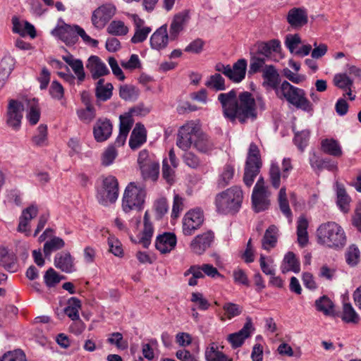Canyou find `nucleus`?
I'll use <instances>...</instances> for the list:
<instances>
[{
	"label": "nucleus",
	"instance_id": "338daca9",
	"mask_svg": "<svg viewBox=\"0 0 361 361\" xmlns=\"http://www.w3.org/2000/svg\"><path fill=\"white\" fill-rule=\"evenodd\" d=\"M107 342L111 345H115L119 349H126L127 348V343L123 341L122 334L119 332L112 333Z\"/></svg>",
	"mask_w": 361,
	"mask_h": 361
},
{
	"label": "nucleus",
	"instance_id": "5701e85b",
	"mask_svg": "<svg viewBox=\"0 0 361 361\" xmlns=\"http://www.w3.org/2000/svg\"><path fill=\"white\" fill-rule=\"evenodd\" d=\"M0 265L9 272L17 271L16 255L5 247H0Z\"/></svg>",
	"mask_w": 361,
	"mask_h": 361
},
{
	"label": "nucleus",
	"instance_id": "412c9836",
	"mask_svg": "<svg viewBox=\"0 0 361 361\" xmlns=\"http://www.w3.org/2000/svg\"><path fill=\"white\" fill-rule=\"evenodd\" d=\"M52 34L57 36L68 45L74 44L78 41L77 31L75 25L71 26L65 24L63 26L55 28L52 31Z\"/></svg>",
	"mask_w": 361,
	"mask_h": 361
},
{
	"label": "nucleus",
	"instance_id": "603ef678",
	"mask_svg": "<svg viewBox=\"0 0 361 361\" xmlns=\"http://www.w3.org/2000/svg\"><path fill=\"white\" fill-rule=\"evenodd\" d=\"M334 83L337 87L346 90L350 89L353 86V82L346 73H338L335 75Z\"/></svg>",
	"mask_w": 361,
	"mask_h": 361
},
{
	"label": "nucleus",
	"instance_id": "de8ad7c7",
	"mask_svg": "<svg viewBox=\"0 0 361 361\" xmlns=\"http://www.w3.org/2000/svg\"><path fill=\"white\" fill-rule=\"evenodd\" d=\"M63 279L65 276H60L53 268H49L44 276V283L48 287L55 286Z\"/></svg>",
	"mask_w": 361,
	"mask_h": 361
},
{
	"label": "nucleus",
	"instance_id": "ddd939ff",
	"mask_svg": "<svg viewBox=\"0 0 361 361\" xmlns=\"http://www.w3.org/2000/svg\"><path fill=\"white\" fill-rule=\"evenodd\" d=\"M252 319L246 318V322L243 327L238 332L231 334L228 336L227 340L231 343L233 348L240 347L245 342V340L250 337L252 331H254Z\"/></svg>",
	"mask_w": 361,
	"mask_h": 361
},
{
	"label": "nucleus",
	"instance_id": "4d7b16f0",
	"mask_svg": "<svg viewBox=\"0 0 361 361\" xmlns=\"http://www.w3.org/2000/svg\"><path fill=\"white\" fill-rule=\"evenodd\" d=\"M78 116L84 123H90L96 116V111L94 106H87L84 109L77 111Z\"/></svg>",
	"mask_w": 361,
	"mask_h": 361
},
{
	"label": "nucleus",
	"instance_id": "39448f33",
	"mask_svg": "<svg viewBox=\"0 0 361 361\" xmlns=\"http://www.w3.org/2000/svg\"><path fill=\"white\" fill-rule=\"evenodd\" d=\"M276 96L281 99H285L297 109L306 112L313 111V105L306 97L305 90L292 85L286 80L281 84V89L277 91Z\"/></svg>",
	"mask_w": 361,
	"mask_h": 361
},
{
	"label": "nucleus",
	"instance_id": "680f3d73",
	"mask_svg": "<svg viewBox=\"0 0 361 361\" xmlns=\"http://www.w3.org/2000/svg\"><path fill=\"white\" fill-rule=\"evenodd\" d=\"M152 29L149 27L135 29V34L131 38V42L137 44L143 42L147 38L148 35L151 32Z\"/></svg>",
	"mask_w": 361,
	"mask_h": 361
},
{
	"label": "nucleus",
	"instance_id": "3c124183",
	"mask_svg": "<svg viewBox=\"0 0 361 361\" xmlns=\"http://www.w3.org/2000/svg\"><path fill=\"white\" fill-rule=\"evenodd\" d=\"M113 85L111 83H106L104 87H96L95 95L98 100L105 102L112 96Z\"/></svg>",
	"mask_w": 361,
	"mask_h": 361
},
{
	"label": "nucleus",
	"instance_id": "dca6fc26",
	"mask_svg": "<svg viewBox=\"0 0 361 361\" xmlns=\"http://www.w3.org/2000/svg\"><path fill=\"white\" fill-rule=\"evenodd\" d=\"M214 240V233L208 231L197 235L190 243L192 251L197 255H202L208 249Z\"/></svg>",
	"mask_w": 361,
	"mask_h": 361
},
{
	"label": "nucleus",
	"instance_id": "c9c22d12",
	"mask_svg": "<svg viewBox=\"0 0 361 361\" xmlns=\"http://www.w3.org/2000/svg\"><path fill=\"white\" fill-rule=\"evenodd\" d=\"M322 149L326 154L334 157H341L342 150L338 142L334 139H325L322 141Z\"/></svg>",
	"mask_w": 361,
	"mask_h": 361
},
{
	"label": "nucleus",
	"instance_id": "c03bdc74",
	"mask_svg": "<svg viewBox=\"0 0 361 361\" xmlns=\"http://www.w3.org/2000/svg\"><path fill=\"white\" fill-rule=\"evenodd\" d=\"M282 173L279 166L276 164H271L269 172V179L273 188L275 189L279 188Z\"/></svg>",
	"mask_w": 361,
	"mask_h": 361
},
{
	"label": "nucleus",
	"instance_id": "f03ea898",
	"mask_svg": "<svg viewBox=\"0 0 361 361\" xmlns=\"http://www.w3.org/2000/svg\"><path fill=\"white\" fill-rule=\"evenodd\" d=\"M176 145L184 151L193 145L197 151L204 154L210 153L214 147L212 140L200 131L198 125L193 121L188 122L179 128Z\"/></svg>",
	"mask_w": 361,
	"mask_h": 361
},
{
	"label": "nucleus",
	"instance_id": "a878e982",
	"mask_svg": "<svg viewBox=\"0 0 361 361\" xmlns=\"http://www.w3.org/2000/svg\"><path fill=\"white\" fill-rule=\"evenodd\" d=\"M147 131L144 125L140 123H136L134 129L133 130L130 140L129 146L132 149L139 148L142 144L146 142Z\"/></svg>",
	"mask_w": 361,
	"mask_h": 361
},
{
	"label": "nucleus",
	"instance_id": "393cba45",
	"mask_svg": "<svg viewBox=\"0 0 361 361\" xmlns=\"http://www.w3.org/2000/svg\"><path fill=\"white\" fill-rule=\"evenodd\" d=\"M269 195L268 190L252 191V202L256 212H260L268 209L270 204Z\"/></svg>",
	"mask_w": 361,
	"mask_h": 361
},
{
	"label": "nucleus",
	"instance_id": "bb28decb",
	"mask_svg": "<svg viewBox=\"0 0 361 361\" xmlns=\"http://www.w3.org/2000/svg\"><path fill=\"white\" fill-rule=\"evenodd\" d=\"M81 307L80 300L76 298H71L68 301V306L64 308V313L72 320L78 321L77 324L80 326V332L84 329L83 323L79 319V310Z\"/></svg>",
	"mask_w": 361,
	"mask_h": 361
},
{
	"label": "nucleus",
	"instance_id": "f704fd0d",
	"mask_svg": "<svg viewBox=\"0 0 361 361\" xmlns=\"http://www.w3.org/2000/svg\"><path fill=\"white\" fill-rule=\"evenodd\" d=\"M278 229L276 226L271 225L265 231L262 239V247L264 250H269L271 247H275L277 242V234Z\"/></svg>",
	"mask_w": 361,
	"mask_h": 361
},
{
	"label": "nucleus",
	"instance_id": "a18cd8bd",
	"mask_svg": "<svg viewBox=\"0 0 361 361\" xmlns=\"http://www.w3.org/2000/svg\"><path fill=\"white\" fill-rule=\"evenodd\" d=\"M107 32L116 36L126 35L128 32V28L123 21L113 20L109 25Z\"/></svg>",
	"mask_w": 361,
	"mask_h": 361
},
{
	"label": "nucleus",
	"instance_id": "c756f323",
	"mask_svg": "<svg viewBox=\"0 0 361 361\" xmlns=\"http://www.w3.org/2000/svg\"><path fill=\"white\" fill-rule=\"evenodd\" d=\"M297 224L298 242L300 247H304L308 243V221L306 217L302 215L299 216Z\"/></svg>",
	"mask_w": 361,
	"mask_h": 361
},
{
	"label": "nucleus",
	"instance_id": "4c0bfd02",
	"mask_svg": "<svg viewBox=\"0 0 361 361\" xmlns=\"http://www.w3.org/2000/svg\"><path fill=\"white\" fill-rule=\"evenodd\" d=\"M234 173L235 169L233 166L229 164H226L218 179V186L223 188L228 185L233 179Z\"/></svg>",
	"mask_w": 361,
	"mask_h": 361
},
{
	"label": "nucleus",
	"instance_id": "052dcab7",
	"mask_svg": "<svg viewBox=\"0 0 361 361\" xmlns=\"http://www.w3.org/2000/svg\"><path fill=\"white\" fill-rule=\"evenodd\" d=\"M301 42V38L298 34H289L286 37L285 45L292 54H295L296 48Z\"/></svg>",
	"mask_w": 361,
	"mask_h": 361
},
{
	"label": "nucleus",
	"instance_id": "49530a36",
	"mask_svg": "<svg viewBox=\"0 0 361 361\" xmlns=\"http://www.w3.org/2000/svg\"><path fill=\"white\" fill-rule=\"evenodd\" d=\"M283 262L287 264L288 268L285 270L282 269L283 273L288 271H292L295 273H298L300 270V262L296 258L295 255L293 252H288L284 257Z\"/></svg>",
	"mask_w": 361,
	"mask_h": 361
},
{
	"label": "nucleus",
	"instance_id": "09e8293b",
	"mask_svg": "<svg viewBox=\"0 0 361 361\" xmlns=\"http://www.w3.org/2000/svg\"><path fill=\"white\" fill-rule=\"evenodd\" d=\"M205 85L216 91H221L226 89L225 80L219 73L211 75L206 82Z\"/></svg>",
	"mask_w": 361,
	"mask_h": 361
},
{
	"label": "nucleus",
	"instance_id": "864d4df0",
	"mask_svg": "<svg viewBox=\"0 0 361 361\" xmlns=\"http://www.w3.org/2000/svg\"><path fill=\"white\" fill-rule=\"evenodd\" d=\"M309 137V130H302L300 132L295 133L293 141L295 145L301 152H302L305 147L307 145Z\"/></svg>",
	"mask_w": 361,
	"mask_h": 361
},
{
	"label": "nucleus",
	"instance_id": "8fccbe9b",
	"mask_svg": "<svg viewBox=\"0 0 361 361\" xmlns=\"http://www.w3.org/2000/svg\"><path fill=\"white\" fill-rule=\"evenodd\" d=\"M342 319L347 323L356 324L359 322V316L349 303L343 305Z\"/></svg>",
	"mask_w": 361,
	"mask_h": 361
},
{
	"label": "nucleus",
	"instance_id": "e2e57ef3",
	"mask_svg": "<svg viewBox=\"0 0 361 361\" xmlns=\"http://www.w3.org/2000/svg\"><path fill=\"white\" fill-rule=\"evenodd\" d=\"M190 300L195 303L201 310H207L210 306L208 300L203 297V294L199 292L192 293Z\"/></svg>",
	"mask_w": 361,
	"mask_h": 361
},
{
	"label": "nucleus",
	"instance_id": "c85d7f7f",
	"mask_svg": "<svg viewBox=\"0 0 361 361\" xmlns=\"http://www.w3.org/2000/svg\"><path fill=\"white\" fill-rule=\"evenodd\" d=\"M143 221L144 228L142 232V237L139 239L138 243L142 244L145 248H147L151 243V239L154 233L153 226L149 220L148 211H146L145 213Z\"/></svg>",
	"mask_w": 361,
	"mask_h": 361
},
{
	"label": "nucleus",
	"instance_id": "a19ab883",
	"mask_svg": "<svg viewBox=\"0 0 361 361\" xmlns=\"http://www.w3.org/2000/svg\"><path fill=\"white\" fill-rule=\"evenodd\" d=\"M265 63L266 59L264 57L251 54L248 74L253 75L259 72L262 73L263 68L267 66Z\"/></svg>",
	"mask_w": 361,
	"mask_h": 361
},
{
	"label": "nucleus",
	"instance_id": "69168bd1",
	"mask_svg": "<svg viewBox=\"0 0 361 361\" xmlns=\"http://www.w3.org/2000/svg\"><path fill=\"white\" fill-rule=\"evenodd\" d=\"M184 163L192 169H197L200 166L199 157L192 152L185 151L183 157Z\"/></svg>",
	"mask_w": 361,
	"mask_h": 361
},
{
	"label": "nucleus",
	"instance_id": "79ce46f5",
	"mask_svg": "<svg viewBox=\"0 0 361 361\" xmlns=\"http://www.w3.org/2000/svg\"><path fill=\"white\" fill-rule=\"evenodd\" d=\"M64 246L65 242L62 238L54 237L44 244V253L46 257L49 256L52 252L60 250Z\"/></svg>",
	"mask_w": 361,
	"mask_h": 361
},
{
	"label": "nucleus",
	"instance_id": "58836bf2",
	"mask_svg": "<svg viewBox=\"0 0 361 361\" xmlns=\"http://www.w3.org/2000/svg\"><path fill=\"white\" fill-rule=\"evenodd\" d=\"M315 306L318 311L322 312L325 315L334 314V303L326 295H324L317 300L315 302Z\"/></svg>",
	"mask_w": 361,
	"mask_h": 361
},
{
	"label": "nucleus",
	"instance_id": "bf43d9fd",
	"mask_svg": "<svg viewBox=\"0 0 361 361\" xmlns=\"http://www.w3.org/2000/svg\"><path fill=\"white\" fill-rule=\"evenodd\" d=\"M25 355L20 349L8 351L3 355L0 361H25Z\"/></svg>",
	"mask_w": 361,
	"mask_h": 361
},
{
	"label": "nucleus",
	"instance_id": "6e6d98bb",
	"mask_svg": "<svg viewBox=\"0 0 361 361\" xmlns=\"http://www.w3.org/2000/svg\"><path fill=\"white\" fill-rule=\"evenodd\" d=\"M223 310H224L227 318L229 319L240 315L243 312L242 307L233 302H226L223 305Z\"/></svg>",
	"mask_w": 361,
	"mask_h": 361
},
{
	"label": "nucleus",
	"instance_id": "774afa93",
	"mask_svg": "<svg viewBox=\"0 0 361 361\" xmlns=\"http://www.w3.org/2000/svg\"><path fill=\"white\" fill-rule=\"evenodd\" d=\"M117 156V151L112 145L109 146L102 155V164L104 166L111 165Z\"/></svg>",
	"mask_w": 361,
	"mask_h": 361
},
{
	"label": "nucleus",
	"instance_id": "423d86ee",
	"mask_svg": "<svg viewBox=\"0 0 361 361\" xmlns=\"http://www.w3.org/2000/svg\"><path fill=\"white\" fill-rule=\"evenodd\" d=\"M145 197L146 190L145 188L134 182H130L126 188L122 200L123 211L128 213L131 210H142L144 207Z\"/></svg>",
	"mask_w": 361,
	"mask_h": 361
},
{
	"label": "nucleus",
	"instance_id": "a211bd4d",
	"mask_svg": "<svg viewBox=\"0 0 361 361\" xmlns=\"http://www.w3.org/2000/svg\"><path fill=\"white\" fill-rule=\"evenodd\" d=\"M74 257L68 252L57 253L54 257V266L61 271L70 274L75 271Z\"/></svg>",
	"mask_w": 361,
	"mask_h": 361
},
{
	"label": "nucleus",
	"instance_id": "4be33fe9",
	"mask_svg": "<svg viewBox=\"0 0 361 361\" xmlns=\"http://www.w3.org/2000/svg\"><path fill=\"white\" fill-rule=\"evenodd\" d=\"M86 67L94 80L109 73L106 64L97 56H91L88 59Z\"/></svg>",
	"mask_w": 361,
	"mask_h": 361
},
{
	"label": "nucleus",
	"instance_id": "9d476101",
	"mask_svg": "<svg viewBox=\"0 0 361 361\" xmlns=\"http://www.w3.org/2000/svg\"><path fill=\"white\" fill-rule=\"evenodd\" d=\"M24 105L16 99H10L7 107L6 123L13 129L18 130L21 124Z\"/></svg>",
	"mask_w": 361,
	"mask_h": 361
},
{
	"label": "nucleus",
	"instance_id": "2eb2a0df",
	"mask_svg": "<svg viewBox=\"0 0 361 361\" xmlns=\"http://www.w3.org/2000/svg\"><path fill=\"white\" fill-rule=\"evenodd\" d=\"M112 130L113 126L109 119L99 118L93 128L94 137L97 142H104L111 135Z\"/></svg>",
	"mask_w": 361,
	"mask_h": 361
},
{
	"label": "nucleus",
	"instance_id": "7c9ffc66",
	"mask_svg": "<svg viewBox=\"0 0 361 361\" xmlns=\"http://www.w3.org/2000/svg\"><path fill=\"white\" fill-rule=\"evenodd\" d=\"M204 356L207 361H232L224 353L219 351L215 343H211L206 348Z\"/></svg>",
	"mask_w": 361,
	"mask_h": 361
},
{
	"label": "nucleus",
	"instance_id": "f257e3e1",
	"mask_svg": "<svg viewBox=\"0 0 361 361\" xmlns=\"http://www.w3.org/2000/svg\"><path fill=\"white\" fill-rule=\"evenodd\" d=\"M224 116L231 122L238 121L245 123L248 120L255 121L258 116V110H266V103L262 95L256 97L247 91L238 94L235 90L218 95Z\"/></svg>",
	"mask_w": 361,
	"mask_h": 361
},
{
	"label": "nucleus",
	"instance_id": "e433bc0d",
	"mask_svg": "<svg viewBox=\"0 0 361 361\" xmlns=\"http://www.w3.org/2000/svg\"><path fill=\"white\" fill-rule=\"evenodd\" d=\"M15 59L7 52L0 62V75L4 78H8L14 68Z\"/></svg>",
	"mask_w": 361,
	"mask_h": 361
},
{
	"label": "nucleus",
	"instance_id": "473e14b6",
	"mask_svg": "<svg viewBox=\"0 0 361 361\" xmlns=\"http://www.w3.org/2000/svg\"><path fill=\"white\" fill-rule=\"evenodd\" d=\"M337 204L344 213L349 211L350 197L348 195L344 186L338 183H336Z\"/></svg>",
	"mask_w": 361,
	"mask_h": 361
},
{
	"label": "nucleus",
	"instance_id": "2f4dec72",
	"mask_svg": "<svg viewBox=\"0 0 361 361\" xmlns=\"http://www.w3.org/2000/svg\"><path fill=\"white\" fill-rule=\"evenodd\" d=\"M27 118L31 125H35L40 118V110L39 107L38 100L33 98L27 100Z\"/></svg>",
	"mask_w": 361,
	"mask_h": 361
},
{
	"label": "nucleus",
	"instance_id": "5fc2aeb1",
	"mask_svg": "<svg viewBox=\"0 0 361 361\" xmlns=\"http://www.w3.org/2000/svg\"><path fill=\"white\" fill-rule=\"evenodd\" d=\"M47 140V127L45 125H40L37 128V134L33 136L32 142L37 146H44Z\"/></svg>",
	"mask_w": 361,
	"mask_h": 361
},
{
	"label": "nucleus",
	"instance_id": "37998d69",
	"mask_svg": "<svg viewBox=\"0 0 361 361\" xmlns=\"http://www.w3.org/2000/svg\"><path fill=\"white\" fill-rule=\"evenodd\" d=\"M278 201L281 212L288 219L291 218L292 212L287 199L286 189L282 187L279 192Z\"/></svg>",
	"mask_w": 361,
	"mask_h": 361
},
{
	"label": "nucleus",
	"instance_id": "0eeeda50",
	"mask_svg": "<svg viewBox=\"0 0 361 361\" xmlns=\"http://www.w3.org/2000/svg\"><path fill=\"white\" fill-rule=\"evenodd\" d=\"M262 166L260 152L257 145L253 142L250 145L245 164L243 182L250 187L260 172Z\"/></svg>",
	"mask_w": 361,
	"mask_h": 361
},
{
	"label": "nucleus",
	"instance_id": "cd10ccee",
	"mask_svg": "<svg viewBox=\"0 0 361 361\" xmlns=\"http://www.w3.org/2000/svg\"><path fill=\"white\" fill-rule=\"evenodd\" d=\"M38 214V208L36 205L32 204L30 207L23 210L21 216L19 219V224L18 226V231L19 232H27V226L30 220L37 216Z\"/></svg>",
	"mask_w": 361,
	"mask_h": 361
},
{
	"label": "nucleus",
	"instance_id": "4468645a",
	"mask_svg": "<svg viewBox=\"0 0 361 361\" xmlns=\"http://www.w3.org/2000/svg\"><path fill=\"white\" fill-rule=\"evenodd\" d=\"M262 78L264 81L262 86L265 88H271L275 90L277 95V91L281 89L280 75L274 65L265 66L262 70Z\"/></svg>",
	"mask_w": 361,
	"mask_h": 361
},
{
	"label": "nucleus",
	"instance_id": "20e7f679",
	"mask_svg": "<svg viewBox=\"0 0 361 361\" xmlns=\"http://www.w3.org/2000/svg\"><path fill=\"white\" fill-rule=\"evenodd\" d=\"M319 243L332 248H341L346 243L345 233L336 222L329 221L319 226L317 231Z\"/></svg>",
	"mask_w": 361,
	"mask_h": 361
},
{
	"label": "nucleus",
	"instance_id": "aec40b11",
	"mask_svg": "<svg viewBox=\"0 0 361 361\" xmlns=\"http://www.w3.org/2000/svg\"><path fill=\"white\" fill-rule=\"evenodd\" d=\"M188 20L189 12L187 10L176 13L174 16L169 29L171 40H175L178 38V35L183 30Z\"/></svg>",
	"mask_w": 361,
	"mask_h": 361
},
{
	"label": "nucleus",
	"instance_id": "1a4fd4ad",
	"mask_svg": "<svg viewBox=\"0 0 361 361\" xmlns=\"http://www.w3.org/2000/svg\"><path fill=\"white\" fill-rule=\"evenodd\" d=\"M118 197V183L117 179L109 176L103 180V188L99 193V202L104 205L114 203Z\"/></svg>",
	"mask_w": 361,
	"mask_h": 361
},
{
	"label": "nucleus",
	"instance_id": "ea45409f",
	"mask_svg": "<svg viewBox=\"0 0 361 361\" xmlns=\"http://www.w3.org/2000/svg\"><path fill=\"white\" fill-rule=\"evenodd\" d=\"M345 262L350 267H355L360 259V252L358 247L353 244L350 245L345 252Z\"/></svg>",
	"mask_w": 361,
	"mask_h": 361
},
{
	"label": "nucleus",
	"instance_id": "f8f14e48",
	"mask_svg": "<svg viewBox=\"0 0 361 361\" xmlns=\"http://www.w3.org/2000/svg\"><path fill=\"white\" fill-rule=\"evenodd\" d=\"M204 221L203 213L200 209H193L187 212L183 219V233L190 235L200 228Z\"/></svg>",
	"mask_w": 361,
	"mask_h": 361
},
{
	"label": "nucleus",
	"instance_id": "72a5a7b5",
	"mask_svg": "<svg viewBox=\"0 0 361 361\" xmlns=\"http://www.w3.org/2000/svg\"><path fill=\"white\" fill-rule=\"evenodd\" d=\"M142 175L145 179L150 178L152 180H157L159 173V163L152 159L151 161L143 165L140 169Z\"/></svg>",
	"mask_w": 361,
	"mask_h": 361
},
{
	"label": "nucleus",
	"instance_id": "f3484780",
	"mask_svg": "<svg viewBox=\"0 0 361 361\" xmlns=\"http://www.w3.org/2000/svg\"><path fill=\"white\" fill-rule=\"evenodd\" d=\"M171 40L167 31V25H163L159 27L150 37V46L153 49L161 50L165 49Z\"/></svg>",
	"mask_w": 361,
	"mask_h": 361
},
{
	"label": "nucleus",
	"instance_id": "9b49d317",
	"mask_svg": "<svg viewBox=\"0 0 361 361\" xmlns=\"http://www.w3.org/2000/svg\"><path fill=\"white\" fill-rule=\"evenodd\" d=\"M116 7L112 4H104L95 9L92 16V23L97 29H102L115 15Z\"/></svg>",
	"mask_w": 361,
	"mask_h": 361
},
{
	"label": "nucleus",
	"instance_id": "7ed1b4c3",
	"mask_svg": "<svg viewBox=\"0 0 361 361\" xmlns=\"http://www.w3.org/2000/svg\"><path fill=\"white\" fill-rule=\"evenodd\" d=\"M243 193L238 186L231 187L218 193L214 200L216 210L221 214H234L241 207Z\"/></svg>",
	"mask_w": 361,
	"mask_h": 361
},
{
	"label": "nucleus",
	"instance_id": "6ab92c4d",
	"mask_svg": "<svg viewBox=\"0 0 361 361\" xmlns=\"http://www.w3.org/2000/svg\"><path fill=\"white\" fill-rule=\"evenodd\" d=\"M286 20L292 27H302L308 22L307 13L305 8H293L288 12Z\"/></svg>",
	"mask_w": 361,
	"mask_h": 361
},
{
	"label": "nucleus",
	"instance_id": "0e129e2a",
	"mask_svg": "<svg viewBox=\"0 0 361 361\" xmlns=\"http://www.w3.org/2000/svg\"><path fill=\"white\" fill-rule=\"evenodd\" d=\"M133 122V116L128 112L126 113L124 115H121L119 130L129 133Z\"/></svg>",
	"mask_w": 361,
	"mask_h": 361
},
{
	"label": "nucleus",
	"instance_id": "6e6552de",
	"mask_svg": "<svg viewBox=\"0 0 361 361\" xmlns=\"http://www.w3.org/2000/svg\"><path fill=\"white\" fill-rule=\"evenodd\" d=\"M247 66V61L245 59H240L234 63L233 66L218 63L215 66V70L222 73L232 82H240L245 77Z\"/></svg>",
	"mask_w": 361,
	"mask_h": 361
},
{
	"label": "nucleus",
	"instance_id": "13d9d810",
	"mask_svg": "<svg viewBox=\"0 0 361 361\" xmlns=\"http://www.w3.org/2000/svg\"><path fill=\"white\" fill-rule=\"evenodd\" d=\"M156 212V218L161 219L168 212L169 207L167 200L164 197H161L155 201L154 204Z\"/></svg>",
	"mask_w": 361,
	"mask_h": 361
},
{
	"label": "nucleus",
	"instance_id": "b1692460",
	"mask_svg": "<svg viewBox=\"0 0 361 361\" xmlns=\"http://www.w3.org/2000/svg\"><path fill=\"white\" fill-rule=\"evenodd\" d=\"M176 245V236L172 233H164L157 236L155 247L161 253L171 252Z\"/></svg>",
	"mask_w": 361,
	"mask_h": 361
}]
</instances>
